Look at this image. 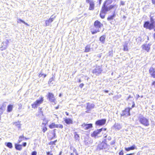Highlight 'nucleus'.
Here are the masks:
<instances>
[{
  "instance_id": "f257e3e1",
  "label": "nucleus",
  "mask_w": 155,
  "mask_h": 155,
  "mask_svg": "<svg viewBox=\"0 0 155 155\" xmlns=\"http://www.w3.org/2000/svg\"><path fill=\"white\" fill-rule=\"evenodd\" d=\"M112 2L111 0H106L104 3L101 9L103 12H107L113 8H117V6L116 5L108 6Z\"/></svg>"
},
{
  "instance_id": "f03ea898",
  "label": "nucleus",
  "mask_w": 155,
  "mask_h": 155,
  "mask_svg": "<svg viewBox=\"0 0 155 155\" xmlns=\"http://www.w3.org/2000/svg\"><path fill=\"white\" fill-rule=\"evenodd\" d=\"M103 25V24L99 21L97 20L95 21L94 23V28L91 29V30L92 34H94L99 32Z\"/></svg>"
},
{
  "instance_id": "7ed1b4c3",
  "label": "nucleus",
  "mask_w": 155,
  "mask_h": 155,
  "mask_svg": "<svg viewBox=\"0 0 155 155\" xmlns=\"http://www.w3.org/2000/svg\"><path fill=\"white\" fill-rule=\"evenodd\" d=\"M143 27L150 30L154 29V31H155V21L153 18H151L150 23L148 21L145 22L144 24Z\"/></svg>"
},
{
  "instance_id": "20e7f679",
  "label": "nucleus",
  "mask_w": 155,
  "mask_h": 155,
  "mask_svg": "<svg viewBox=\"0 0 155 155\" xmlns=\"http://www.w3.org/2000/svg\"><path fill=\"white\" fill-rule=\"evenodd\" d=\"M110 148V146L107 145L105 142H102L99 144L97 146V150H104L105 151L108 150Z\"/></svg>"
},
{
  "instance_id": "39448f33",
  "label": "nucleus",
  "mask_w": 155,
  "mask_h": 155,
  "mask_svg": "<svg viewBox=\"0 0 155 155\" xmlns=\"http://www.w3.org/2000/svg\"><path fill=\"white\" fill-rule=\"evenodd\" d=\"M139 121L141 124L145 126H148L150 125L148 119L145 117H140L139 118Z\"/></svg>"
},
{
  "instance_id": "423d86ee",
  "label": "nucleus",
  "mask_w": 155,
  "mask_h": 155,
  "mask_svg": "<svg viewBox=\"0 0 155 155\" xmlns=\"http://www.w3.org/2000/svg\"><path fill=\"white\" fill-rule=\"evenodd\" d=\"M44 101L43 97H41L40 99L37 100L31 105L32 108H35L42 104Z\"/></svg>"
},
{
  "instance_id": "0eeeda50",
  "label": "nucleus",
  "mask_w": 155,
  "mask_h": 155,
  "mask_svg": "<svg viewBox=\"0 0 155 155\" xmlns=\"http://www.w3.org/2000/svg\"><path fill=\"white\" fill-rule=\"evenodd\" d=\"M47 98L51 102L54 103V104H56V99L53 94L49 93L47 96Z\"/></svg>"
},
{
  "instance_id": "6e6552de",
  "label": "nucleus",
  "mask_w": 155,
  "mask_h": 155,
  "mask_svg": "<svg viewBox=\"0 0 155 155\" xmlns=\"http://www.w3.org/2000/svg\"><path fill=\"white\" fill-rule=\"evenodd\" d=\"M49 127L51 129H53L55 128H59L61 129L63 128V126L61 124H55L54 123H52L49 126Z\"/></svg>"
},
{
  "instance_id": "1a4fd4ad",
  "label": "nucleus",
  "mask_w": 155,
  "mask_h": 155,
  "mask_svg": "<svg viewBox=\"0 0 155 155\" xmlns=\"http://www.w3.org/2000/svg\"><path fill=\"white\" fill-rule=\"evenodd\" d=\"M130 108H126L124 110H123L121 114L122 116L127 117L130 115Z\"/></svg>"
},
{
  "instance_id": "9d476101",
  "label": "nucleus",
  "mask_w": 155,
  "mask_h": 155,
  "mask_svg": "<svg viewBox=\"0 0 155 155\" xmlns=\"http://www.w3.org/2000/svg\"><path fill=\"white\" fill-rule=\"evenodd\" d=\"M102 71L101 67L98 66L96 67V68L93 71V73L95 74L96 75L100 74Z\"/></svg>"
},
{
  "instance_id": "9b49d317",
  "label": "nucleus",
  "mask_w": 155,
  "mask_h": 155,
  "mask_svg": "<svg viewBox=\"0 0 155 155\" xmlns=\"http://www.w3.org/2000/svg\"><path fill=\"white\" fill-rule=\"evenodd\" d=\"M151 45V44H144L141 46V48L143 50L149 52L150 49Z\"/></svg>"
},
{
  "instance_id": "f8f14e48",
  "label": "nucleus",
  "mask_w": 155,
  "mask_h": 155,
  "mask_svg": "<svg viewBox=\"0 0 155 155\" xmlns=\"http://www.w3.org/2000/svg\"><path fill=\"white\" fill-rule=\"evenodd\" d=\"M102 129L97 130L94 131L91 134V136L92 137H99V135L101 132Z\"/></svg>"
},
{
  "instance_id": "ddd939ff",
  "label": "nucleus",
  "mask_w": 155,
  "mask_h": 155,
  "mask_svg": "<svg viewBox=\"0 0 155 155\" xmlns=\"http://www.w3.org/2000/svg\"><path fill=\"white\" fill-rule=\"evenodd\" d=\"M56 17H53V15L51 16L50 18L48 20H46L45 21V24L46 26H48L50 25V24L51 23L55 18Z\"/></svg>"
},
{
  "instance_id": "4468645a",
  "label": "nucleus",
  "mask_w": 155,
  "mask_h": 155,
  "mask_svg": "<svg viewBox=\"0 0 155 155\" xmlns=\"http://www.w3.org/2000/svg\"><path fill=\"white\" fill-rule=\"evenodd\" d=\"M82 128L84 130H88L92 127V124H86L85 123L81 125Z\"/></svg>"
},
{
  "instance_id": "2eb2a0df",
  "label": "nucleus",
  "mask_w": 155,
  "mask_h": 155,
  "mask_svg": "<svg viewBox=\"0 0 155 155\" xmlns=\"http://www.w3.org/2000/svg\"><path fill=\"white\" fill-rule=\"evenodd\" d=\"M87 109L88 110L86 111V112L87 113H89V111L93 108L94 107V104H90L89 103H87Z\"/></svg>"
},
{
  "instance_id": "dca6fc26",
  "label": "nucleus",
  "mask_w": 155,
  "mask_h": 155,
  "mask_svg": "<svg viewBox=\"0 0 155 155\" xmlns=\"http://www.w3.org/2000/svg\"><path fill=\"white\" fill-rule=\"evenodd\" d=\"M9 43V41L7 40L3 42L2 45L1 50H3L5 49L7 47V46Z\"/></svg>"
},
{
  "instance_id": "f3484780",
  "label": "nucleus",
  "mask_w": 155,
  "mask_h": 155,
  "mask_svg": "<svg viewBox=\"0 0 155 155\" xmlns=\"http://www.w3.org/2000/svg\"><path fill=\"white\" fill-rule=\"evenodd\" d=\"M106 120L105 119H102L97 121L96 124L97 125H102L105 124Z\"/></svg>"
},
{
  "instance_id": "a211bd4d",
  "label": "nucleus",
  "mask_w": 155,
  "mask_h": 155,
  "mask_svg": "<svg viewBox=\"0 0 155 155\" xmlns=\"http://www.w3.org/2000/svg\"><path fill=\"white\" fill-rule=\"evenodd\" d=\"M149 73L151 75L153 78H155V69L151 67L149 70Z\"/></svg>"
},
{
  "instance_id": "6ab92c4d",
  "label": "nucleus",
  "mask_w": 155,
  "mask_h": 155,
  "mask_svg": "<svg viewBox=\"0 0 155 155\" xmlns=\"http://www.w3.org/2000/svg\"><path fill=\"white\" fill-rule=\"evenodd\" d=\"M13 125L16 127L17 128L19 129L21 128V121H17L13 122Z\"/></svg>"
},
{
  "instance_id": "aec40b11",
  "label": "nucleus",
  "mask_w": 155,
  "mask_h": 155,
  "mask_svg": "<svg viewBox=\"0 0 155 155\" xmlns=\"http://www.w3.org/2000/svg\"><path fill=\"white\" fill-rule=\"evenodd\" d=\"M121 124L118 123H115L114 126V127L115 130H119L122 128Z\"/></svg>"
},
{
  "instance_id": "412c9836",
  "label": "nucleus",
  "mask_w": 155,
  "mask_h": 155,
  "mask_svg": "<svg viewBox=\"0 0 155 155\" xmlns=\"http://www.w3.org/2000/svg\"><path fill=\"white\" fill-rule=\"evenodd\" d=\"M128 41H125L123 45V50L125 51H127L128 50Z\"/></svg>"
},
{
  "instance_id": "4be33fe9",
  "label": "nucleus",
  "mask_w": 155,
  "mask_h": 155,
  "mask_svg": "<svg viewBox=\"0 0 155 155\" xmlns=\"http://www.w3.org/2000/svg\"><path fill=\"white\" fill-rule=\"evenodd\" d=\"M94 4L93 1L90 2L89 9L91 10H93L94 9Z\"/></svg>"
},
{
  "instance_id": "5701e85b",
  "label": "nucleus",
  "mask_w": 155,
  "mask_h": 155,
  "mask_svg": "<svg viewBox=\"0 0 155 155\" xmlns=\"http://www.w3.org/2000/svg\"><path fill=\"white\" fill-rule=\"evenodd\" d=\"M64 120L67 124H72L73 123L72 120L70 118H66L64 119Z\"/></svg>"
},
{
  "instance_id": "b1692460",
  "label": "nucleus",
  "mask_w": 155,
  "mask_h": 155,
  "mask_svg": "<svg viewBox=\"0 0 155 155\" xmlns=\"http://www.w3.org/2000/svg\"><path fill=\"white\" fill-rule=\"evenodd\" d=\"M15 147L16 150H20L22 149V145L20 144H15Z\"/></svg>"
},
{
  "instance_id": "393cba45",
  "label": "nucleus",
  "mask_w": 155,
  "mask_h": 155,
  "mask_svg": "<svg viewBox=\"0 0 155 155\" xmlns=\"http://www.w3.org/2000/svg\"><path fill=\"white\" fill-rule=\"evenodd\" d=\"M13 105H9L7 107V111L8 112H11L13 109Z\"/></svg>"
},
{
  "instance_id": "a878e982",
  "label": "nucleus",
  "mask_w": 155,
  "mask_h": 155,
  "mask_svg": "<svg viewBox=\"0 0 155 155\" xmlns=\"http://www.w3.org/2000/svg\"><path fill=\"white\" fill-rule=\"evenodd\" d=\"M136 148V146L134 145H133L132 146L128 148H125V150L127 151H129L130 150H134Z\"/></svg>"
},
{
  "instance_id": "bb28decb",
  "label": "nucleus",
  "mask_w": 155,
  "mask_h": 155,
  "mask_svg": "<svg viewBox=\"0 0 155 155\" xmlns=\"http://www.w3.org/2000/svg\"><path fill=\"white\" fill-rule=\"evenodd\" d=\"M115 17V14L114 13L113 14V15L108 16V18H107V20L108 21H110L113 20Z\"/></svg>"
},
{
  "instance_id": "cd10ccee",
  "label": "nucleus",
  "mask_w": 155,
  "mask_h": 155,
  "mask_svg": "<svg viewBox=\"0 0 155 155\" xmlns=\"http://www.w3.org/2000/svg\"><path fill=\"white\" fill-rule=\"evenodd\" d=\"M106 14V12H103V11H102V10L101 9V12L100 14V17L102 18H104L105 17Z\"/></svg>"
},
{
  "instance_id": "c85d7f7f",
  "label": "nucleus",
  "mask_w": 155,
  "mask_h": 155,
  "mask_svg": "<svg viewBox=\"0 0 155 155\" xmlns=\"http://www.w3.org/2000/svg\"><path fill=\"white\" fill-rule=\"evenodd\" d=\"M25 139V137L23 135L19 136L18 140V143H20Z\"/></svg>"
},
{
  "instance_id": "c756f323",
  "label": "nucleus",
  "mask_w": 155,
  "mask_h": 155,
  "mask_svg": "<svg viewBox=\"0 0 155 155\" xmlns=\"http://www.w3.org/2000/svg\"><path fill=\"white\" fill-rule=\"evenodd\" d=\"M5 144L8 147L10 148H12V144L10 142L5 143Z\"/></svg>"
},
{
  "instance_id": "7c9ffc66",
  "label": "nucleus",
  "mask_w": 155,
  "mask_h": 155,
  "mask_svg": "<svg viewBox=\"0 0 155 155\" xmlns=\"http://www.w3.org/2000/svg\"><path fill=\"white\" fill-rule=\"evenodd\" d=\"M54 80V77L53 76L51 78H50L48 81V84L50 85L53 84V81Z\"/></svg>"
},
{
  "instance_id": "2f4dec72",
  "label": "nucleus",
  "mask_w": 155,
  "mask_h": 155,
  "mask_svg": "<svg viewBox=\"0 0 155 155\" xmlns=\"http://www.w3.org/2000/svg\"><path fill=\"white\" fill-rule=\"evenodd\" d=\"M44 123H43L42 124V125H43V126H45V125L48 123V121L46 120V119L44 118L43 119Z\"/></svg>"
},
{
  "instance_id": "473e14b6",
  "label": "nucleus",
  "mask_w": 155,
  "mask_h": 155,
  "mask_svg": "<svg viewBox=\"0 0 155 155\" xmlns=\"http://www.w3.org/2000/svg\"><path fill=\"white\" fill-rule=\"evenodd\" d=\"M90 50V47L89 45H87L85 47V52H89Z\"/></svg>"
},
{
  "instance_id": "72a5a7b5",
  "label": "nucleus",
  "mask_w": 155,
  "mask_h": 155,
  "mask_svg": "<svg viewBox=\"0 0 155 155\" xmlns=\"http://www.w3.org/2000/svg\"><path fill=\"white\" fill-rule=\"evenodd\" d=\"M105 39V37L104 36H102L100 38V40L103 43H104V40Z\"/></svg>"
},
{
  "instance_id": "f704fd0d",
  "label": "nucleus",
  "mask_w": 155,
  "mask_h": 155,
  "mask_svg": "<svg viewBox=\"0 0 155 155\" xmlns=\"http://www.w3.org/2000/svg\"><path fill=\"white\" fill-rule=\"evenodd\" d=\"M57 140H55L54 141H51L49 143V145H55V143L57 142Z\"/></svg>"
},
{
  "instance_id": "c9c22d12",
  "label": "nucleus",
  "mask_w": 155,
  "mask_h": 155,
  "mask_svg": "<svg viewBox=\"0 0 155 155\" xmlns=\"http://www.w3.org/2000/svg\"><path fill=\"white\" fill-rule=\"evenodd\" d=\"M72 148L73 149V151L74 152H75V153H76V155H78V154L77 152V150H76L74 148H73V147H70V149H72Z\"/></svg>"
},
{
  "instance_id": "e433bc0d",
  "label": "nucleus",
  "mask_w": 155,
  "mask_h": 155,
  "mask_svg": "<svg viewBox=\"0 0 155 155\" xmlns=\"http://www.w3.org/2000/svg\"><path fill=\"white\" fill-rule=\"evenodd\" d=\"M74 137H75V139L76 140H78L79 139V135L78 134H75L74 135Z\"/></svg>"
},
{
  "instance_id": "4c0bfd02",
  "label": "nucleus",
  "mask_w": 155,
  "mask_h": 155,
  "mask_svg": "<svg viewBox=\"0 0 155 155\" xmlns=\"http://www.w3.org/2000/svg\"><path fill=\"white\" fill-rule=\"evenodd\" d=\"M42 126L43 127V131L45 133L47 130V127H45V126H43V125H42Z\"/></svg>"
},
{
  "instance_id": "58836bf2",
  "label": "nucleus",
  "mask_w": 155,
  "mask_h": 155,
  "mask_svg": "<svg viewBox=\"0 0 155 155\" xmlns=\"http://www.w3.org/2000/svg\"><path fill=\"white\" fill-rule=\"evenodd\" d=\"M18 109L20 110V109H21L22 108V104H18Z\"/></svg>"
},
{
  "instance_id": "ea45409f",
  "label": "nucleus",
  "mask_w": 155,
  "mask_h": 155,
  "mask_svg": "<svg viewBox=\"0 0 155 155\" xmlns=\"http://www.w3.org/2000/svg\"><path fill=\"white\" fill-rule=\"evenodd\" d=\"M37 153L35 151H33L31 155H37Z\"/></svg>"
},
{
  "instance_id": "a19ab883",
  "label": "nucleus",
  "mask_w": 155,
  "mask_h": 155,
  "mask_svg": "<svg viewBox=\"0 0 155 155\" xmlns=\"http://www.w3.org/2000/svg\"><path fill=\"white\" fill-rule=\"evenodd\" d=\"M47 155H53V153L50 152H46Z\"/></svg>"
},
{
  "instance_id": "79ce46f5",
  "label": "nucleus",
  "mask_w": 155,
  "mask_h": 155,
  "mask_svg": "<svg viewBox=\"0 0 155 155\" xmlns=\"http://www.w3.org/2000/svg\"><path fill=\"white\" fill-rule=\"evenodd\" d=\"M115 140H113L111 142L110 144L111 145H114L115 144Z\"/></svg>"
},
{
  "instance_id": "37998d69",
  "label": "nucleus",
  "mask_w": 155,
  "mask_h": 155,
  "mask_svg": "<svg viewBox=\"0 0 155 155\" xmlns=\"http://www.w3.org/2000/svg\"><path fill=\"white\" fill-rule=\"evenodd\" d=\"M91 1H93V0H86V2L87 3H89L90 4V2Z\"/></svg>"
},
{
  "instance_id": "c03bdc74",
  "label": "nucleus",
  "mask_w": 155,
  "mask_h": 155,
  "mask_svg": "<svg viewBox=\"0 0 155 155\" xmlns=\"http://www.w3.org/2000/svg\"><path fill=\"white\" fill-rule=\"evenodd\" d=\"M84 86V84H83L82 83V84H81L80 85L79 87H81V88H82Z\"/></svg>"
},
{
  "instance_id": "a18cd8bd",
  "label": "nucleus",
  "mask_w": 155,
  "mask_h": 155,
  "mask_svg": "<svg viewBox=\"0 0 155 155\" xmlns=\"http://www.w3.org/2000/svg\"><path fill=\"white\" fill-rule=\"evenodd\" d=\"M119 155H124V153L122 151H120L119 153Z\"/></svg>"
},
{
  "instance_id": "49530a36",
  "label": "nucleus",
  "mask_w": 155,
  "mask_h": 155,
  "mask_svg": "<svg viewBox=\"0 0 155 155\" xmlns=\"http://www.w3.org/2000/svg\"><path fill=\"white\" fill-rule=\"evenodd\" d=\"M27 143L26 142H24L23 143V145L24 147H25L26 146Z\"/></svg>"
},
{
  "instance_id": "de8ad7c7",
  "label": "nucleus",
  "mask_w": 155,
  "mask_h": 155,
  "mask_svg": "<svg viewBox=\"0 0 155 155\" xmlns=\"http://www.w3.org/2000/svg\"><path fill=\"white\" fill-rule=\"evenodd\" d=\"M111 139V138L110 137H108L107 138V139L109 140H110Z\"/></svg>"
},
{
  "instance_id": "09e8293b",
  "label": "nucleus",
  "mask_w": 155,
  "mask_h": 155,
  "mask_svg": "<svg viewBox=\"0 0 155 155\" xmlns=\"http://www.w3.org/2000/svg\"><path fill=\"white\" fill-rule=\"evenodd\" d=\"M101 129H102L101 131H105L106 130V128H102Z\"/></svg>"
},
{
  "instance_id": "8fccbe9b",
  "label": "nucleus",
  "mask_w": 155,
  "mask_h": 155,
  "mask_svg": "<svg viewBox=\"0 0 155 155\" xmlns=\"http://www.w3.org/2000/svg\"><path fill=\"white\" fill-rule=\"evenodd\" d=\"M18 20L20 21L21 22H22V23H23V22H24V21L23 20H21V19H18Z\"/></svg>"
},
{
  "instance_id": "3c124183",
  "label": "nucleus",
  "mask_w": 155,
  "mask_h": 155,
  "mask_svg": "<svg viewBox=\"0 0 155 155\" xmlns=\"http://www.w3.org/2000/svg\"><path fill=\"white\" fill-rule=\"evenodd\" d=\"M152 2L153 4H155V0H152Z\"/></svg>"
},
{
  "instance_id": "603ef678",
  "label": "nucleus",
  "mask_w": 155,
  "mask_h": 155,
  "mask_svg": "<svg viewBox=\"0 0 155 155\" xmlns=\"http://www.w3.org/2000/svg\"><path fill=\"white\" fill-rule=\"evenodd\" d=\"M23 23H24V24H25V25H27V26H29V25H28V24L27 23L25 22L24 21V22H23Z\"/></svg>"
},
{
  "instance_id": "864d4df0",
  "label": "nucleus",
  "mask_w": 155,
  "mask_h": 155,
  "mask_svg": "<svg viewBox=\"0 0 155 155\" xmlns=\"http://www.w3.org/2000/svg\"><path fill=\"white\" fill-rule=\"evenodd\" d=\"M53 135H54V137H56V134H55V133L54 132L53 133Z\"/></svg>"
},
{
  "instance_id": "5fc2aeb1",
  "label": "nucleus",
  "mask_w": 155,
  "mask_h": 155,
  "mask_svg": "<svg viewBox=\"0 0 155 155\" xmlns=\"http://www.w3.org/2000/svg\"><path fill=\"white\" fill-rule=\"evenodd\" d=\"M102 0H98L99 2V5H100L101 3V1Z\"/></svg>"
},
{
  "instance_id": "6e6d98bb",
  "label": "nucleus",
  "mask_w": 155,
  "mask_h": 155,
  "mask_svg": "<svg viewBox=\"0 0 155 155\" xmlns=\"http://www.w3.org/2000/svg\"><path fill=\"white\" fill-rule=\"evenodd\" d=\"M43 75V74H40L39 75V77H41Z\"/></svg>"
},
{
  "instance_id": "4d7b16f0",
  "label": "nucleus",
  "mask_w": 155,
  "mask_h": 155,
  "mask_svg": "<svg viewBox=\"0 0 155 155\" xmlns=\"http://www.w3.org/2000/svg\"><path fill=\"white\" fill-rule=\"evenodd\" d=\"M131 97L130 96V95H129L128 97V98L127 99V100H128L130 98H131Z\"/></svg>"
},
{
  "instance_id": "13d9d810",
  "label": "nucleus",
  "mask_w": 155,
  "mask_h": 155,
  "mask_svg": "<svg viewBox=\"0 0 155 155\" xmlns=\"http://www.w3.org/2000/svg\"><path fill=\"white\" fill-rule=\"evenodd\" d=\"M121 5H124V2H122V1L121 2Z\"/></svg>"
},
{
  "instance_id": "bf43d9fd",
  "label": "nucleus",
  "mask_w": 155,
  "mask_h": 155,
  "mask_svg": "<svg viewBox=\"0 0 155 155\" xmlns=\"http://www.w3.org/2000/svg\"><path fill=\"white\" fill-rule=\"evenodd\" d=\"M65 114H66V115H68H68H69L68 113V112H65Z\"/></svg>"
},
{
  "instance_id": "052dcab7",
  "label": "nucleus",
  "mask_w": 155,
  "mask_h": 155,
  "mask_svg": "<svg viewBox=\"0 0 155 155\" xmlns=\"http://www.w3.org/2000/svg\"><path fill=\"white\" fill-rule=\"evenodd\" d=\"M104 92H105V93H107L108 92V91H107V90H106V91H104Z\"/></svg>"
},
{
  "instance_id": "680f3d73",
  "label": "nucleus",
  "mask_w": 155,
  "mask_h": 155,
  "mask_svg": "<svg viewBox=\"0 0 155 155\" xmlns=\"http://www.w3.org/2000/svg\"><path fill=\"white\" fill-rule=\"evenodd\" d=\"M81 82V79H79L78 80V82L80 83Z\"/></svg>"
},
{
  "instance_id": "e2e57ef3",
  "label": "nucleus",
  "mask_w": 155,
  "mask_h": 155,
  "mask_svg": "<svg viewBox=\"0 0 155 155\" xmlns=\"http://www.w3.org/2000/svg\"><path fill=\"white\" fill-rule=\"evenodd\" d=\"M62 151H61L60 152V153H59V155H61V153H62Z\"/></svg>"
},
{
  "instance_id": "0e129e2a",
  "label": "nucleus",
  "mask_w": 155,
  "mask_h": 155,
  "mask_svg": "<svg viewBox=\"0 0 155 155\" xmlns=\"http://www.w3.org/2000/svg\"><path fill=\"white\" fill-rule=\"evenodd\" d=\"M61 94H60L59 95V97H61Z\"/></svg>"
},
{
  "instance_id": "69168bd1",
  "label": "nucleus",
  "mask_w": 155,
  "mask_h": 155,
  "mask_svg": "<svg viewBox=\"0 0 155 155\" xmlns=\"http://www.w3.org/2000/svg\"><path fill=\"white\" fill-rule=\"evenodd\" d=\"M43 75H44V77L45 78L46 76V74H44Z\"/></svg>"
},
{
  "instance_id": "338daca9",
  "label": "nucleus",
  "mask_w": 155,
  "mask_h": 155,
  "mask_svg": "<svg viewBox=\"0 0 155 155\" xmlns=\"http://www.w3.org/2000/svg\"><path fill=\"white\" fill-rule=\"evenodd\" d=\"M25 139L26 140H27L28 139V138H26V137H25Z\"/></svg>"
},
{
  "instance_id": "774afa93",
  "label": "nucleus",
  "mask_w": 155,
  "mask_h": 155,
  "mask_svg": "<svg viewBox=\"0 0 155 155\" xmlns=\"http://www.w3.org/2000/svg\"><path fill=\"white\" fill-rule=\"evenodd\" d=\"M154 38L155 39V33L154 34Z\"/></svg>"
}]
</instances>
